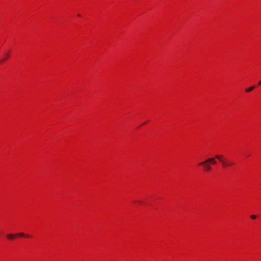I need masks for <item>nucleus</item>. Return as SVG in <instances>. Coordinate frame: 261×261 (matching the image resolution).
Masks as SVG:
<instances>
[{
    "label": "nucleus",
    "mask_w": 261,
    "mask_h": 261,
    "mask_svg": "<svg viewBox=\"0 0 261 261\" xmlns=\"http://www.w3.org/2000/svg\"><path fill=\"white\" fill-rule=\"evenodd\" d=\"M215 157L220 161V162L221 163L222 166L223 168L231 166L234 164L232 161H229V160L225 158L222 155L218 154L216 155Z\"/></svg>",
    "instance_id": "obj_1"
},
{
    "label": "nucleus",
    "mask_w": 261,
    "mask_h": 261,
    "mask_svg": "<svg viewBox=\"0 0 261 261\" xmlns=\"http://www.w3.org/2000/svg\"><path fill=\"white\" fill-rule=\"evenodd\" d=\"M198 165H203V170L205 171H209L212 169L210 164L207 161V159L202 162L199 163Z\"/></svg>",
    "instance_id": "obj_2"
},
{
    "label": "nucleus",
    "mask_w": 261,
    "mask_h": 261,
    "mask_svg": "<svg viewBox=\"0 0 261 261\" xmlns=\"http://www.w3.org/2000/svg\"><path fill=\"white\" fill-rule=\"evenodd\" d=\"M29 237V236H25L24 233L22 232L18 233L16 234H8L7 235V237L9 240H13L15 238V237Z\"/></svg>",
    "instance_id": "obj_3"
},
{
    "label": "nucleus",
    "mask_w": 261,
    "mask_h": 261,
    "mask_svg": "<svg viewBox=\"0 0 261 261\" xmlns=\"http://www.w3.org/2000/svg\"><path fill=\"white\" fill-rule=\"evenodd\" d=\"M207 161L210 164H212L213 165H215L217 164V161L214 158H211L207 159Z\"/></svg>",
    "instance_id": "obj_4"
},
{
    "label": "nucleus",
    "mask_w": 261,
    "mask_h": 261,
    "mask_svg": "<svg viewBox=\"0 0 261 261\" xmlns=\"http://www.w3.org/2000/svg\"><path fill=\"white\" fill-rule=\"evenodd\" d=\"M254 86L250 87L249 88L246 89L245 90V91L247 92H249L251 91L252 90H253L254 89Z\"/></svg>",
    "instance_id": "obj_5"
},
{
    "label": "nucleus",
    "mask_w": 261,
    "mask_h": 261,
    "mask_svg": "<svg viewBox=\"0 0 261 261\" xmlns=\"http://www.w3.org/2000/svg\"><path fill=\"white\" fill-rule=\"evenodd\" d=\"M5 56H6V58H4V59H2V60L0 61V62H4V61L6 59V58H8V57H9V54H6Z\"/></svg>",
    "instance_id": "obj_6"
},
{
    "label": "nucleus",
    "mask_w": 261,
    "mask_h": 261,
    "mask_svg": "<svg viewBox=\"0 0 261 261\" xmlns=\"http://www.w3.org/2000/svg\"><path fill=\"white\" fill-rule=\"evenodd\" d=\"M250 217L253 219H255L256 217L255 215H251Z\"/></svg>",
    "instance_id": "obj_7"
},
{
    "label": "nucleus",
    "mask_w": 261,
    "mask_h": 261,
    "mask_svg": "<svg viewBox=\"0 0 261 261\" xmlns=\"http://www.w3.org/2000/svg\"><path fill=\"white\" fill-rule=\"evenodd\" d=\"M258 85H261V81L258 82Z\"/></svg>",
    "instance_id": "obj_8"
},
{
    "label": "nucleus",
    "mask_w": 261,
    "mask_h": 261,
    "mask_svg": "<svg viewBox=\"0 0 261 261\" xmlns=\"http://www.w3.org/2000/svg\"><path fill=\"white\" fill-rule=\"evenodd\" d=\"M77 16H81V15L80 14H78Z\"/></svg>",
    "instance_id": "obj_9"
}]
</instances>
